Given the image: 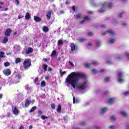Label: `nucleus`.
<instances>
[{
  "label": "nucleus",
  "instance_id": "41",
  "mask_svg": "<svg viewBox=\"0 0 129 129\" xmlns=\"http://www.w3.org/2000/svg\"><path fill=\"white\" fill-rule=\"evenodd\" d=\"M88 35L89 37H91V36H93V33L92 32H89Z\"/></svg>",
  "mask_w": 129,
  "mask_h": 129
},
{
  "label": "nucleus",
  "instance_id": "23",
  "mask_svg": "<svg viewBox=\"0 0 129 129\" xmlns=\"http://www.w3.org/2000/svg\"><path fill=\"white\" fill-rule=\"evenodd\" d=\"M36 109H37V106H33L31 108V109H30L29 111V112H30V113L33 112V111H35V110H36Z\"/></svg>",
  "mask_w": 129,
  "mask_h": 129
},
{
  "label": "nucleus",
  "instance_id": "30",
  "mask_svg": "<svg viewBox=\"0 0 129 129\" xmlns=\"http://www.w3.org/2000/svg\"><path fill=\"white\" fill-rule=\"evenodd\" d=\"M5 57V52L1 51L0 52V58H4Z\"/></svg>",
  "mask_w": 129,
  "mask_h": 129
},
{
  "label": "nucleus",
  "instance_id": "26",
  "mask_svg": "<svg viewBox=\"0 0 129 129\" xmlns=\"http://www.w3.org/2000/svg\"><path fill=\"white\" fill-rule=\"evenodd\" d=\"M78 41L81 43H84V42H85V41H86V39L84 38H80L78 39Z\"/></svg>",
  "mask_w": 129,
  "mask_h": 129
},
{
  "label": "nucleus",
  "instance_id": "64",
  "mask_svg": "<svg viewBox=\"0 0 129 129\" xmlns=\"http://www.w3.org/2000/svg\"><path fill=\"white\" fill-rule=\"evenodd\" d=\"M99 72H104V69H101V70H100V71H99Z\"/></svg>",
  "mask_w": 129,
  "mask_h": 129
},
{
  "label": "nucleus",
  "instance_id": "16",
  "mask_svg": "<svg viewBox=\"0 0 129 129\" xmlns=\"http://www.w3.org/2000/svg\"><path fill=\"white\" fill-rule=\"evenodd\" d=\"M108 110V108H107V107H106L102 108L101 109V113H105V112H106V111H107Z\"/></svg>",
  "mask_w": 129,
  "mask_h": 129
},
{
  "label": "nucleus",
  "instance_id": "60",
  "mask_svg": "<svg viewBox=\"0 0 129 129\" xmlns=\"http://www.w3.org/2000/svg\"><path fill=\"white\" fill-rule=\"evenodd\" d=\"M72 9L74 12H75V6H73Z\"/></svg>",
  "mask_w": 129,
  "mask_h": 129
},
{
  "label": "nucleus",
  "instance_id": "62",
  "mask_svg": "<svg viewBox=\"0 0 129 129\" xmlns=\"http://www.w3.org/2000/svg\"><path fill=\"white\" fill-rule=\"evenodd\" d=\"M66 5H70V2L67 1L66 2Z\"/></svg>",
  "mask_w": 129,
  "mask_h": 129
},
{
  "label": "nucleus",
  "instance_id": "53",
  "mask_svg": "<svg viewBox=\"0 0 129 129\" xmlns=\"http://www.w3.org/2000/svg\"><path fill=\"white\" fill-rule=\"evenodd\" d=\"M106 82H109V77H107L105 79Z\"/></svg>",
  "mask_w": 129,
  "mask_h": 129
},
{
  "label": "nucleus",
  "instance_id": "32",
  "mask_svg": "<svg viewBox=\"0 0 129 129\" xmlns=\"http://www.w3.org/2000/svg\"><path fill=\"white\" fill-rule=\"evenodd\" d=\"M62 44H63V40H62L61 39H59L57 41V45H58V46H60V45H62Z\"/></svg>",
  "mask_w": 129,
  "mask_h": 129
},
{
  "label": "nucleus",
  "instance_id": "37",
  "mask_svg": "<svg viewBox=\"0 0 129 129\" xmlns=\"http://www.w3.org/2000/svg\"><path fill=\"white\" fill-rule=\"evenodd\" d=\"M4 66H5V67H8V66H10V62H5Z\"/></svg>",
  "mask_w": 129,
  "mask_h": 129
},
{
  "label": "nucleus",
  "instance_id": "58",
  "mask_svg": "<svg viewBox=\"0 0 129 129\" xmlns=\"http://www.w3.org/2000/svg\"><path fill=\"white\" fill-rule=\"evenodd\" d=\"M125 55L127 56V58L129 59V53L126 52Z\"/></svg>",
  "mask_w": 129,
  "mask_h": 129
},
{
  "label": "nucleus",
  "instance_id": "44",
  "mask_svg": "<svg viewBox=\"0 0 129 129\" xmlns=\"http://www.w3.org/2000/svg\"><path fill=\"white\" fill-rule=\"evenodd\" d=\"M70 65H71V66H72V67H73V66H74V64H73V62L72 61H69V62Z\"/></svg>",
  "mask_w": 129,
  "mask_h": 129
},
{
  "label": "nucleus",
  "instance_id": "48",
  "mask_svg": "<svg viewBox=\"0 0 129 129\" xmlns=\"http://www.w3.org/2000/svg\"><path fill=\"white\" fill-rule=\"evenodd\" d=\"M47 70H48V72H51V71H52V68H51V67L48 68Z\"/></svg>",
  "mask_w": 129,
  "mask_h": 129
},
{
  "label": "nucleus",
  "instance_id": "17",
  "mask_svg": "<svg viewBox=\"0 0 129 129\" xmlns=\"http://www.w3.org/2000/svg\"><path fill=\"white\" fill-rule=\"evenodd\" d=\"M81 17H82L81 14H80V13H78V14L75 15V18L76 19H81Z\"/></svg>",
  "mask_w": 129,
  "mask_h": 129
},
{
  "label": "nucleus",
  "instance_id": "18",
  "mask_svg": "<svg viewBox=\"0 0 129 129\" xmlns=\"http://www.w3.org/2000/svg\"><path fill=\"white\" fill-rule=\"evenodd\" d=\"M42 68L44 70L45 72L47 71V68H48V65L46 63H43L42 66Z\"/></svg>",
  "mask_w": 129,
  "mask_h": 129
},
{
  "label": "nucleus",
  "instance_id": "43",
  "mask_svg": "<svg viewBox=\"0 0 129 129\" xmlns=\"http://www.w3.org/2000/svg\"><path fill=\"white\" fill-rule=\"evenodd\" d=\"M112 8V3H110L109 4V9H111Z\"/></svg>",
  "mask_w": 129,
  "mask_h": 129
},
{
  "label": "nucleus",
  "instance_id": "33",
  "mask_svg": "<svg viewBox=\"0 0 129 129\" xmlns=\"http://www.w3.org/2000/svg\"><path fill=\"white\" fill-rule=\"evenodd\" d=\"M110 119L112 121H114V120H116V118H115V116H114V115H113L111 116Z\"/></svg>",
  "mask_w": 129,
  "mask_h": 129
},
{
  "label": "nucleus",
  "instance_id": "13",
  "mask_svg": "<svg viewBox=\"0 0 129 129\" xmlns=\"http://www.w3.org/2000/svg\"><path fill=\"white\" fill-rule=\"evenodd\" d=\"M114 103V98H111L108 99V103H109L110 104H112Z\"/></svg>",
  "mask_w": 129,
  "mask_h": 129
},
{
  "label": "nucleus",
  "instance_id": "42",
  "mask_svg": "<svg viewBox=\"0 0 129 129\" xmlns=\"http://www.w3.org/2000/svg\"><path fill=\"white\" fill-rule=\"evenodd\" d=\"M80 125H81L82 126H84V125H86V123H85V122H82L80 123Z\"/></svg>",
  "mask_w": 129,
  "mask_h": 129
},
{
  "label": "nucleus",
  "instance_id": "54",
  "mask_svg": "<svg viewBox=\"0 0 129 129\" xmlns=\"http://www.w3.org/2000/svg\"><path fill=\"white\" fill-rule=\"evenodd\" d=\"M103 94H104L105 95H106V94H108V91H106L104 92Z\"/></svg>",
  "mask_w": 129,
  "mask_h": 129
},
{
  "label": "nucleus",
  "instance_id": "1",
  "mask_svg": "<svg viewBox=\"0 0 129 129\" xmlns=\"http://www.w3.org/2000/svg\"><path fill=\"white\" fill-rule=\"evenodd\" d=\"M86 75L76 72L71 73L66 79V82L71 84L73 88H78L80 91H83L86 88V82H84L81 86L77 85L80 79H85Z\"/></svg>",
  "mask_w": 129,
  "mask_h": 129
},
{
  "label": "nucleus",
  "instance_id": "51",
  "mask_svg": "<svg viewBox=\"0 0 129 129\" xmlns=\"http://www.w3.org/2000/svg\"><path fill=\"white\" fill-rule=\"evenodd\" d=\"M15 2H16L17 6H19V5H20V2H19V0H15Z\"/></svg>",
  "mask_w": 129,
  "mask_h": 129
},
{
  "label": "nucleus",
  "instance_id": "29",
  "mask_svg": "<svg viewBox=\"0 0 129 129\" xmlns=\"http://www.w3.org/2000/svg\"><path fill=\"white\" fill-rule=\"evenodd\" d=\"M120 113L123 116H126V115H127V114L124 111H121V112H120Z\"/></svg>",
  "mask_w": 129,
  "mask_h": 129
},
{
  "label": "nucleus",
  "instance_id": "59",
  "mask_svg": "<svg viewBox=\"0 0 129 129\" xmlns=\"http://www.w3.org/2000/svg\"><path fill=\"white\" fill-rule=\"evenodd\" d=\"M99 12L100 13H104V10H102V8L100 10H99Z\"/></svg>",
  "mask_w": 129,
  "mask_h": 129
},
{
  "label": "nucleus",
  "instance_id": "61",
  "mask_svg": "<svg viewBox=\"0 0 129 129\" xmlns=\"http://www.w3.org/2000/svg\"><path fill=\"white\" fill-rule=\"evenodd\" d=\"M106 6V3H103L102 4V8H104V7H105Z\"/></svg>",
  "mask_w": 129,
  "mask_h": 129
},
{
  "label": "nucleus",
  "instance_id": "12",
  "mask_svg": "<svg viewBox=\"0 0 129 129\" xmlns=\"http://www.w3.org/2000/svg\"><path fill=\"white\" fill-rule=\"evenodd\" d=\"M13 113L15 115H18L20 113V110L15 107L13 110Z\"/></svg>",
  "mask_w": 129,
  "mask_h": 129
},
{
  "label": "nucleus",
  "instance_id": "11",
  "mask_svg": "<svg viewBox=\"0 0 129 129\" xmlns=\"http://www.w3.org/2000/svg\"><path fill=\"white\" fill-rule=\"evenodd\" d=\"M34 20L36 23H39L42 21V19L38 16H34Z\"/></svg>",
  "mask_w": 129,
  "mask_h": 129
},
{
  "label": "nucleus",
  "instance_id": "49",
  "mask_svg": "<svg viewBox=\"0 0 129 129\" xmlns=\"http://www.w3.org/2000/svg\"><path fill=\"white\" fill-rule=\"evenodd\" d=\"M7 117H11V113L8 112L6 115Z\"/></svg>",
  "mask_w": 129,
  "mask_h": 129
},
{
  "label": "nucleus",
  "instance_id": "2",
  "mask_svg": "<svg viewBox=\"0 0 129 129\" xmlns=\"http://www.w3.org/2000/svg\"><path fill=\"white\" fill-rule=\"evenodd\" d=\"M32 65V63L31 61V59H25L23 62V67L24 69H28L29 67H31Z\"/></svg>",
  "mask_w": 129,
  "mask_h": 129
},
{
  "label": "nucleus",
  "instance_id": "9",
  "mask_svg": "<svg viewBox=\"0 0 129 129\" xmlns=\"http://www.w3.org/2000/svg\"><path fill=\"white\" fill-rule=\"evenodd\" d=\"M34 50L32 47H28V49L25 51V53L26 54H31V53H33Z\"/></svg>",
  "mask_w": 129,
  "mask_h": 129
},
{
  "label": "nucleus",
  "instance_id": "14",
  "mask_svg": "<svg viewBox=\"0 0 129 129\" xmlns=\"http://www.w3.org/2000/svg\"><path fill=\"white\" fill-rule=\"evenodd\" d=\"M51 13H52L51 11H49L47 12L46 14V18L47 20H50V19H51Z\"/></svg>",
  "mask_w": 129,
  "mask_h": 129
},
{
  "label": "nucleus",
  "instance_id": "15",
  "mask_svg": "<svg viewBox=\"0 0 129 129\" xmlns=\"http://www.w3.org/2000/svg\"><path fill=\"white\" fill-rule=\"evenodd\" d=\"M8 42H9V38H8V37L7 36L4 37L2 43H3V44H6L8 43Z\"/></svg>",
  "mask_w": 129,
  "mask_h": 129
},
{
  "label": "nucleus",
  "instance_id": "56",
  "mask_svg": "<svg viewBox=\"0 0 129 129\" xmlns=\"http://www.w3.org/2000/svg\"><path fill=\"white\" fill-rule=\"evenodd\" d=\"M87 46H92V42H89L87 44Z\"/></svg>",
  "mask_w": 129,
  "mask_h": 129
},
{
  "label": "nucleus",
  "instance_id": "34",
  "mask_svg": "<svg viewBox=\"0 0 129 129\" xmlns=\"http://www.w3.org/2000/svg\"><path fill=\"white\" fill-rule=\"evenodd\" d=\"M51 108L52 109H55L56 108V105L54 103L51 104Z\"/></svg>",
  "mask_w": 129,
  "mask_h": 129
},
{
  "label": "nucleus",
  "instance_id": "19",
  "mask_svg": "<svg viewBox=\"0 0 129 129\" xmlns=\"http://www.w3.org/2000/svg\"><path fill=\"white\" fill-rule=\"evenodd\" d=\"M30 18H31V15H30V13L29 12H27L25 15L26 20H30Z\"/></svg>",
  "mask_w": 129,
  "mask_h": 129
},
{
  "label": "nucleus",
  "instance_id": "5",
  "mask_svg": "<svg viewBox=\"0 0 129 129\" xmlns=\"http://www.w3.org/2000/svg\"><path fill=\"white\" fill-rule=\"evenodd\" d=\"M12 32V31L11 28H7L4 32L5 36H6V37H10Z\"/></svg>",
  "mask_w": 129,
  "mask_h": 129
},
{
  "label": "nucleus",
  "instance_id": "4",
  "mask_svg": "<svg viewBox=\"0 0 129 129\" xmlns=\"http://www.w3.org/2000/svg\"><path fill=\"white\" fill-rule=\"evenodd\" d=\"M106 34H109L110 36H114L115 33L112 30H106L104 33H102V36H105Z\"/></svg>",
  "mask_w": 129,
  "mask_h": 129
},
{
  "label": "nucleus",
  "instance_id": "45",
  "mask_svg": "<svg viewBox=\"0 0 129 129\" xmlns=\"http://www.w3.org/2000/svg\"><path fill=\"white\" fill-rule=\"evenodd\" d=\"M109 128L114 129V128H115V127L113 125H110V126H109Z\"/></svg>",
  "mask_w": 129,
  "mask_h": 129
},
{
  "label": "nucleus",
  "instance_id": "8",
  "mask_svg": "<svg viewBox=\"0 0 129 129\" xmlns=\"http://www.w3.org/2000/svg\"><path fill=\"white\" fill-rule=\"evenodd\" d=\"M122 77H123V74H122V73L121 72L119 73L118 74V78L119 82H123L124 80L122 79Z\"/></svg>",
  "mask_w": 129,
  "mask_h": 129
},
{
  "label": "nucleus",
  "instance_id": "50",
  "mask_svg": "<svg viewBox=\"0 0 129 129\" xmlns=\"http://www.w3.org/2000/svg\"><path fill=\"white\" fill-rule=\"evenodd\" d=\"M38 114H43V111L39 110L38 112Z\"/></svg>",
  "mask_w": 129,
  "mask_h": 129
},
{
  "label": "nucleus",
  "instance_id": "25",
  "mask_svg": "<svg viewBox=\"0 0 129 129\" xmlns=\"http://www.w3.org/2000/svg\"><path fill=\"white\" fill-rule=\"evenodd\" d=\"M56 110H57V112H59V113L61 112V105L60 104H59L57 105Z\"/></svg>",
  "mask_w": 129,
  "mask_h": 129
},
{
  "label": "nucleus",
  "instance_id": "31",
  "mask_svg": "<svg viewBox=\"0 0 129 129\" xmlns=\"http://www.w3.org/2000/svg\"><path fill=\"white\" fill-rule=\"evenodd\" d=\"M59 73L60 74V76L62 77V76H63V75H64V74H66V71L62 72V70H60Z\"/></svg>",
  "mask_w": 129,
  "mask_h": 129
},
{
  "label": "nucleus",
  "instance_id": "46",
  "mask_svg": "<svg viewBox=\"0 0 129 129\" xmlns=\"http://www.w3.org/2000/svg\"><path fill=\"white\" fill-rule=\"evenodd\" d=\"M97 64H98V62H97V61H93V65H97Z\"/></svg>",
  "mask_w": 129,
  "mask_h": 129
},
{
  "label": "nucleus",
  "instance_id": "57",
  "mask_svg": "<svg viewBox=\"0 0 129 129\" xmlns=\"http://www.w3.org/2000/svg\"><path fill=\"white\" fill-rule=\"evenodd\" d=\"M45 62H48V61H50V58H44Z\"/></svg>",
  "mask_w": 129,
  "mask_h": 129
},
{
  "label": "nucleus",
  "instance_id": "39",
  "mask_svg": "<svg viewBox=\"0 0 129 129\" xmlns=\"http://www.w3.org/2000/svg\"><path fill=\"white\" fill-rule=\"evenodd\" d=\"M23 18H24V16H23L22 15H19L18 16V20H21V19H23Z\"/></svg>",
  "mask_w": 129,
  "mask_h": 129
},
{
  "label": "nucleus",
  "instance_id": "40",
  "mask_svg": "<svg viewBox=\"0 0 129 129\" xmlns=\"http://www.w3.org/2000/svg\"><path fill=\"white\" fill-rule=\"evenodd\" d=\"M85 67L87 68H89V67H90V64L89 63H86Z\"/></svg>",
  "mask_w": 129,
  "mask_h": 129
},
{
  "label": "nucleus",
  "instance_id": "47",
  "mask_svg": "<svg viewBox=\"0 0 129 129\" xmlns=\"http://www.w3.org/2000/svg\"><path fill=\"white\" fill-rule=\"evenodd\" d=\"M68 117L67 116H63V120H68Z\"/></svg>",
  "mask_w": 129,
  "mask_h": 129
},
{
  "label": "nucleus",
  "instance_id": "55",
  "mask_svg": "<svg viewBox=\"0 0 129 129\" xmlns=\"http://www.w3.org/2000/svg\"><path fill=\"white\" fill-rule=\"evenodd\" d=\"M127 94H129V91H127V92H125L124 93V96H126L127 95Z\"/></svg>",
  "mask_w": 129,
  "mask_h": 129
},
{
  "label": "nucleus",
  "instance_id": "24",
  "mask_svg": "<svg viewBox=\"0 0 129 129\" xmlns=\"http://www.w3.org/2000/svg\"><path fill=\"white\" fill-rule=\"evenodd\" d=\"M116 40L114 38H111L108 41V43H109L110 44H113L114 43V42H115Z\"/></svg>",
  "mask_w": 129,
  "mask_h": 129
},
{
  "label": "nucleus",
  "instance_id": "6",
  "mask_svg": "<svg viewBox=\"0 0 129 129\" xmlns=\"http://www.w3.org/2000/svg\"><path fill=\"white\" fill-rule=\"evenodd\" d=\"M3 73L6 76H10L12 74V72L10 69H6L3 71Z\"/></svg>",
  "mask_w": 129,
  "mask_h": 129
},
{
  "label": "nucleus",
  "instance_id": "27",
  "mask_svg": "<svg viewBox=\"0 0 129 129\" xmlns=\"http://www.w3.org/2000/svg\"><path fill=\"white\" fill-rule=\"evenodd\" d=\"M92 73H93V74H96V73H99V71H97L95 69H92L91 70Z\"/></svg>",
  "mask_w": 129,
  "mask_h": 129
},
{
  "label": "nucleus",
  "instance_id": "35",
  "mask_svg": "<svg viewBox=\"0 0 129 129\" xmlns=\"http://www.w3.org/2000/svg\"><path fill=\"white\" fill-rule=\"evenodd\" d=\"M41 118L43 120H45V119H48V117L47 116L42 115L41 116Z\"/></svg>",
  "mask_w": 129,
  "mask_h": 129
},
{
  "label": "nucleus",
  "instance_id": "20",
  "mask_svg": "<svg viewBox=\"0 0 129 129\" xmlns=\"http://www.w3.org/2000/svg\"><path fill=\"white\" fill-rule=\"evenodd\" d=\"M43 31L45 33H47V32H49V28L46 26H44L43 28Z\"/></svg>",
  "mask_w": 129,
  "mask_h": 129
},
{
  "label": "nucleus",
  "instance_id": "7",
  "mask_svg": "<svg viewBox=\"0 0 129 129\" xmlns=\"http://www.w3.org/2000/svg\"><path fill=\"white\" fill-rule=\"evenodd\" d=\"M90 21V17L88 16H85L83 17V20L80 22L81 24H84L85 22Z\"/></svg>",
  "mask_w": 129,
  "mask_h": 129
},
{
  "label": "nucleus",
  "instance_id": "38",
  "mask_svg": "<svg viewBox=\"0 0 129 129\" xmlns=\"http://www.w3.org/2000/svg\"><path fill=\"white\" fill-rule=\"evenodd\" d=\"M15 79H21V75H17L15 76Z\"/></svg>",
  "mask_w": 129,
  "mask_h": 129
},
{
  "label": "nucleus",
  "instance_id": "52",
  "mask_svg": "<svg viewBox=\"0 0 129 129\" xmlns=\"http://www.w3.org/2000/svg\"><path fill=\"white\" fill-rule=\"evenodd\" d=\"M97 45L98 47H99L101 45V43H100V42L98 41L97 42Z\"/></svg>",
  "mask_w": 129,
  "mask_h": 129
},
{
  "label": "nucleus",
  "instance_id": "21",
  "mask_svg": "<svg viewBox=\"0 0 129 129\" xmlns=\"http://www.w3.org/2000/svg\"><path fill=\"white\" fill-rule=\"evenodd\" d=\"M39 79L38 78H36L34 80V82L35 83L36 85H40V83H39Z\"/></svg>",
  "mask_w": 129,
  "mask_h": 129
},
{
  "label": "nucleus",
  "instance_id": "22",
  "mask_svg": "<svg viewBox=\"0 0 129 129\" xmlns=\"http://www.w3.org/2000/svg\"><path fill=\"white\" fill-rule=\"evenodd\" d=\"M22 59L20 57H17L15 59V64H18V63H21Z\"/></svg>",
  "mask_w": 129,
  "mask_h": 129
},
{
  "label": "nucleus",
  "instance_id": "10",
  "mask_svg": "<svg viewBox=\"0 0 129 129\" xmlns=\"http://www.w3.org/2000/svg\"><path fill=\"white\" fill-rule=\"evenodd\" d=\"M70 47L71 52H73V51H75V50H76V45H75L74 43H71Z\"/></svg>",
  "mask_w": 129,
  "mask_h": 129
},
{
  "label": "nucleus",
  "instance_id": "36",
  "mask_svg": "<svg viewBox=\"0 0 129 129\" xmlns=\"http://www.w3.org/2000/svg\"><path fill=\"white\" fill-rule=\"evenodd\" d=\"M56 54H57L56 50H53L51 52V56H54Z\"/></svg>",
  "mask_w": 129,
  "mask_h": 129
},
{
  "label": "nucleus",
  "instance_id": "3",
  "mask_svg": "<svg viewBox=\"0 0 129 129\" xmlns=\"http://www.w3.org/2000/svg\"><path fill=\"white\" fill-rule=\"evenodd\" d=\"M36 100H29V99H26L25 100V103L24 104L25 107H29V105H30V104L31 103H32V104H33V103H35Z\"/></svg>",
  "mask_w": 129,
  "mask_h": 129
},
{
  "label": "nucleus",
  "instance_id": "63",
  "mask_svg": "<svg viewBox=\"0 0 129 129\" xmlns=\"http://www.w3.org/2000/svg\"><path fill=\"white\" fill-rule=\"evenodd\" d=\"M107 63H110L111 62V61L110 60V59H107L106 60Z\"/></svg>",
  "mask_w": 129,
  "mask_h": 129
},
{
  "label": "nucleus",
  "instance_id": "28",
  "mask_svg": "<svg viewBox=\"0 0 129 129\" xmlns=\"http://www.w3.org/2000/svg\"><path fill=\"white\" fill-rule=\"evenodd\" d=\"M40 85L42 87H45V86H46V82L44 81H41Z\"/></svg>",
  "mask_w": 129,
  "mask_h": 129
}]
</instances>
